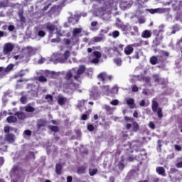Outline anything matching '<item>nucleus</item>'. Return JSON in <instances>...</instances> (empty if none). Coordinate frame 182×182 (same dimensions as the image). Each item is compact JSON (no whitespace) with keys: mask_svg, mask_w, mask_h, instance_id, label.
I'll return each instance as SVG.
<instances>
[{"mask_svg":"<svg viewBox=\"0 0 182 182\" xmlns=\"http://www.w3.org/2000/svg\"><path fill=\"white\" fill-rule=\"evenodd\" d=\"M85 70H86V67H85L84 65H81L77 70L73 69L72 70L67 73L65 79L66 80H68V84L70 85V87H77V85H75V83H73V82L72 81V79H73V76L74 75V79L75 80H79V75H82V73H83Z\"/></svg>","mask_w":182,"mask_h":182,"instance_id":"nucleus-1","label":"nucleus"},{"mask_svg":"<svg viewBox=\"0 0 182 182\" xmlns=\"http://www.w3.org/2000/svg\"><path fill=\"white\" fill-rule=\"evenodd\" d=\"M70 56V52L68 50H61L60 52L55 53L51 60L55 63H65Z\"/></svg>","mask_w":182,"mask_h":182,"instance_id":"nucleus-2","label":"nucleus"},{"mask_svg":"<svg viewBox=\"0 0 182 182\" xmlns=\"http://www.w3.org/2000/svg\"><path fill=\"white\" fill-rule=\"evenodd\" d=\"M82 32V28H75L73 33V38L71 40L65 38L63 43L68 46V48H72L75 43H77L79 41V34Z\"/></svg>","mask_w":182,"mask_h":182,"instance_id":"nucleus-3","label":"nucleus"},{"mask_svg":"<svg viewBox=\"0 0 182 182\" xmlns=\"http://www.w3.org/2000/svg\"><path fill=\"white\" fill-rule=\"evenodd\" d=\"M46 28L47 31H48V32L50 33V38H52V33H55L59 36H65V34L62 33V32L60 31V28H59V27L55 26L53 23H46Z\"/></svg>","mask_w":182,"mask_h":182,"instance_id":"nucleus-4","label":"nucleus"},{"mask_svg":"<svg viewBox=\"0 0 182 182\" xmlns=\"http://www.w3.org/2000/svg\"><path fill=\"white\" fill-rule=\"evenodd\" d=\"M125 120L127 122L130 121L132 123H127V129H132V132H137V130H139V129L140 128V127L139 126V124H137V122H134L133 119L129 118L128 117H125Z\"/></svg>","mask_w":182,"mask_h":182,"instance_id":"nucleus-5","label":"nucleus"},{"mask_svg":"<svg viewBox=\"0 0 182 182\" xmlns=\"http://www.w3.org/2000/svg\"><path fill=\"white\" fill-rule=\"evenodd\" d=\"M15 46L11 43H6L3 47V53L5 55H11L12 50H14Z\"/></svg>","mask_w":182,"mask_h":182,"instance_id":"nucleus-6","label":"nucleus"},{"mask_svg":"<svg viewBox=\"0 0 182 182\" xmlns=\"http://www.w3.org/2000/svg\"><path fill=\"white\" fill-rule=\"evenodd\" d=\"M152 110L154 112H157L158 117H163V113L161 112V108L159 107V102L156 100L152 101Z\"/></svg>","mask_w":182,"mask_h":182,"instance_id":"nucleus-7","label":"nucleus"},{"mask_svg":"<svg viewBox=\"0 0 182 182\" xmlns=\"http://www.w3.org/2000/svg\"><path fill=\"white\" fill-rule=\"evenodd\" d=\"M14 66L15 65L14 64H9L6 68L0 67V77L5 76L8 72H11Z\"/></svg>","mask_w":182,"mask_h":182,"instance_id":"nucleus-8","label":"nucleus"},{"mask_svg":"<svg viewBox=\"0 0 182 182\" xmlns=\"http://www.w3.org/2000/svg\"><path fill=\"white\" fill-rule=\"evenodd\" d=\"M90 97L92 100H96L100 97V94H99V90L96 87H93L90 93Z\"/></svg>","mask_w":182,"mask_h":182,"instance_id":"nucleus-9","label":"nucleus"},{"mask_svg":"<svg viewBox=\"0 0 182 182\" xmlns=\"http://www.w3.org/2000/svg\"><path fill=\"white\" fill-rule=\"evenodd\" d=\"M101 95H102V96H110L111 91L109 85H103L101 87Z\"/></svg>","mask_w":182,"mask_h":182,"instance_id":"nucleus-10","label":"nucleus"},{"mask_svg":"<svg viewBox=\"0 0 182 182\" xmlns=\"http://www.w3.org/2000/svg\"><path fill=\"white\" fill-rule=\"evenodd\" d=\"M122 30L125 35L131 33V35L134 36V32L132 31V26L130 25L122 26Z\"/></svg>","mask_w":182,"mask_h":182,"instance_id":"nucleus-11","label":"nucleus"},{"mask_svg":"<svg viewBox=\"0 0 182 182\" xmlns=\"http://www.w3.org/2000/svg\"><path fill=\"white\" fill-rule=\"evenodd\" d=\"M94 58L91 60L92 63H99V59L102 58V53L99 51H95L93 53Z\"/></svg>","mask_w":182,"mask_h":182,"instance_id":"nucleus-12","label":"nucleus"},{"mask_svg":"<svg viewBox=\"0 0 182 182\" xmlns=\"http://www.w3.org/2000/svg\"><path fill=\"white\" fill-rule=\"evenodd\" d=\"M97 77H98V79H100V80H102V82H105V80H107V79L109 80H112V76L107 75V74H106V73H100L98 75Z\"/></svg>","mask_w":182,"mask_h":182,"instance_id":"nucleus-13","label":"nucleus"},{"mask_svg":"<svg viewBox=\"0 0 182 182\" xmlns=\"http://www.w3.org/2000/svg\"><path fill=\"white\" fill-rule=\"evenodd\" d=\"M126 102L129 106L130 109H134L136 107V105L134 104V100L133 98H127Z\"/></svg>","mask_w":182,"mask_h":182,"instance_id":"nucleus-14","label":"nucleus"},{"mask_svg":"<svg viewBox=\"0 0 182 182\" xmlns=\"http://www.w3.org/2000/svg\"><path fill=\"white\" fill-rule=\"evenodd\" d=\"M146 11H148V12H150V14H163L164 12V9H146Z\"/></svg>","mask_w":182,"mask_h":182,"instance_id":"nucleus-15","label":"nucleus"},{"mask_svg":"<svg viewBox=\"0 0 182 182\" xmlns=\"http://www.w3.org/2000/svg\"><path fill=\"white\" fill-rule=\"evenodd\" d=\"M6 140L9 141V143H14L15 141V135L14 134H6Z\"/></svg>","mask_w":182,"mask_h":182,"instance_id":"nucleus-16","label":"nucleus"},{"mask_svg":"<svg viewBox=\"0 0 182 182\" xmlns=\"http://www.w3.org/2000/svg\"><path fill=\"white\" fill-rule=\"evenodd\" d=\"M141 37L145 38L146 39L151 38V31L146 30L141 33Z\"/></svg>","mask_w":182,"mask_h":182,"instance_id":"nucleus-17","label":"nucleus"},{"mask_svg":"<svg viewBox=\"0 0 182 182\" xmlns=\"http://www.w3.org/2000/svg\"><path fill=\"white\" fill-rule=\"evenodd\" d=\"M66 102H68V99H66V97L62 96V95H59L58 96V103L62 106L64 104L66 103Z\"/></svg>","mask_w":182,"mask_h":182,"instance_id":"nucleus-18","label":"nucleus"},{"mask_svg":"<svg viewBox=\"0 0 182 182\" xmlns=\"http://www.w3.org/2000/svg\"><path fill=\"white\" fill-rule=\"evenodd\" d=\"M124 53L126 55H132L133 53V46H128L124 49Z\"/></svg>","mask_w":182,"mask_h":182,"instance_id":"nucleus-19","label":"nucleus"},{"mask_svg":"<svg viewBox=\"0 0 182 182\" xmlns=\"http://www.w3.org/2000/svg\"><path fill=\"white\" fill-rule=\"evenodd\" d=\"M27 51L28 56H32V55H35V52H36V49L32 47H27Z\"/></svg>","mask_w":182,"mask_h":182,"instance_id":"nucleus-20","label":"nucleus"},{"mask_svg":"<svg viewBox=\"0 0 182 182\" xmlns=\"http://www.w3.org/2000/svg\"><path fill=\"white\" fill-rule=\"evenodd\" d=\"M17 120H18V119L16 118V117L10 116V117H7L8 123H16V122H17Z\"/></svg>","mask_w":182,"mask_h":182,"instance_id":"nucleus-21","label":"nucleus"},{"mask_svg":"<svg viewBox=\"0 0 182 182\" xmlns=\"http://www.w3.org/2000/svg\"><path fill=\"white\" fill-rule=\"evenodd\" d=\"M105 110H107V112H108V113H109V114H112L113 113V112H114V108L111 107L109 105H105Z\"/></svg>","mask_w":182,"mask_h":182,"instance_id":"nucleus-22","label":"nucleus"},{"mask_svg":"<svg viewBox=\"0 0 182 182\" xmlns=\"http://www.w3.org/2000/svg\"><path fill=\"white\" fill-rule=\"evenodd\" d=\"M16 116H17L20 120H23V119L26 117L25 114L22 112H16Z\"/></svg>","mask_w":182,"mask_h":182,"instance_id":"nucleus-23","label":"nucleus"},{"mask_svg":"<svg viewBox=\"0 0 182 182\" xmlns=\"http://www.w3.org/2000/svg\"><path fill=\"white\" fill-rule=\"evenodd\" d=\"M55 171H56L57 174H60V173L62 171V165L58 164L55 166Z\"/></svg>","mask_w":182,"mask_h":182,"instance_id":"nucleus-24","label":"nucleus"},{"mask_svg":"<svg viewBox=\"0 0 182 182\" xmlns=\"http://www.w3.org/2000/svg\"><path fill=\"white\" fill-rule=\"evenodd\" d=\"M111 95H116L119 92V87L117 85H114L112 90H110Z\"/></svg>","mask_w":182,"mask_h":182,"instance_id":"nucleus-25","label":"nucleus"},{"mask_svg":"<svg viewBox=\"0 0 182 182\" xmlns=\"http://www.w3.org/2000/svg\"><path fill=\"white\" fill-rule=\"evenodd\" d=\"M85 106V100H82L78 102L77 107L80 109V110H82V107Z\"/></svg>","mask_w":182,"mask_h":182,"instance_id":"nucleus-26","label":"nucleus"},{"mask_svg":"<svg viewBox=\"0 0 182 182\" xmlns=\"http://www.w3.org/2000/svg\"><path fill=\"white\" fill-rule=\"evenodd\" d=\"M85 171H86V167H85V166H81L77 170L78 174H83V173H85Z\"/></svg>","mask_w":182,"mask_h":182,"instance_id":"nucleus-27","label":"nucleus"},{"mask_svg":"<svg viewBox=\"0 0 182 182\" xmlns=\"http://www.w3.org/2000/svg\"><path fill=\"white\" fill-rule=\"evenodd\" d=\"M156 172L158 174H161L162 176L164 174V168L159 167L156 168Z\"/></svg>","mask_w":182,"mask_h":182,"instance_id":"nucleus-28","label":"nucleus"},{"mask_svg":"<svg viewBox=\"0 0 182 182\" xmlns=\"http://www.w3.org/2000/svg\"><path fill=\"white\" fill-rule=\"evenodd\" d=\"M114 62L117 66H122V59L116 58L114 60Z\"/></svg>","mask_w":182,"mask_h":182,"instance_id":"nucleus-29","label":"nucleus"},{"mask_svg":"<svg viewBox=\"0 0 182 182\" xmlns=\"http://www.w3.org/2000/svg\"><path fill=\"white\" fill-rule=\"evenodd\" d=\"M150 63H151V65H156V63H157V57H151L150 58Z\"/></svg>","mask_w":182,"mask_h":182,"instance_id":"nucleus-30","label":"nucleus"},{"mask_svg":"<svg viewBox=\"0 0 182 182\" xmlns=\"http://www.w3.org/2000/svg\"><path fill=\"white\" fill-rule=\"evenodd\" d=\"M26 112H35V108L31 107V106H27L25 108Z\"/></svg>","mask_w":182,"mask_h":182,"instance_id":"nucleus-31","label":"nucleus"},{"mask_svg":"<svg viewBox=\"0 0 182 182\" xmlns=\"http://www.w3.org/2000/svg\"><path fill=\"white\" fill-rule=\"evenodd\" d=\"M13 58L14 59V60H22V59H23V55H14Z\"/></svg>","mask_w":182,"mask_h":182,"instance_id":"nucleus-32","label":"nucleus"},{"mask_svg":"<svg viewBox=\"0 0 182 182\" xmlns=\"http://www.w3.org/2000/svg\"><path fill=\"white\" fill-rule=\"evenodd\" d=\"M119 36H120V33L117 31H115L112 33V37L116 38H119Z\"/></svg>","mask_w":182,"mask_h":182,"instance_id":"nucleus-33","label":"nucleus"},{"mask_svg":"<svg viewBox=\"0 0 182 182\" xmlns=\"http://www.w3.org/2000/svg\"><path fill=\"white\" fill-rule=\"evenodd\" d=\"M43 126H46V123L43 122V121H40L38 124V128L41 129Z\"/></svg>","mask_w":182,"mask_h":182,"instance_id":"nucleus-34","label":"nucleus"},{"mask_svg":"<svg viewBox=\"0 0 182 182\" xmlns=\"http://www.w3.org/2000/svg\"><path fill=\"white\" fill-rule=\"evenodd\" d=\"M55 71H49V70H46V76H53L55 75Z\"/></svg>","mask_w":182,"mask_h":182,"instance_id":"nucleus-35","label":"nucleus"},{"mask_svg":"<svg viewBox=\"0 0 182 182\" xmlns=\"http://www.w3.org/2000/svg\"><path fill=\"white\" fill-rule=\"evenodd\" d=\"M138 22L139 23L141 24V23H146V18L144 17H140L138 19Z\"/></svg>","mask_w":182,"mask_h":182,"instance_id":"nucleus-36","label":"nucleus"},{"mask_svg":"<svg viewBox=\"0 0 182 182\" xmlns=\"http://www.w3.org/2000/svg\"><path fill=\"white\" fill-rule=\"evenodd\" d=\"M46 100H48V102H52L53 100V97L50 95H47L45 97Z\"/></svg>","mask_w":182,"mask_h":182,"instance_id":"nucleus-37","label":"nucleus"},{"mask_svg":"<svg viewBox=\"0 0 182 182\" xmlns=\"http://www.w3.org/2000/svg\"><path fill=\"white\" fill-rule=\"evenodd\" d=\"M110 105L112 106H117L119 105V100H114L110 102Z\"/></svg>","mask_w":182,"mask_h":182,"instance_id":"nucleus-38","label":"nucleus"},{"mask_svg":"<svg viewBox=\"0 0 182 182\" xmlns=\"http://www.w3.org/2000/svg\"><path fill=\"white\" fill-rule=\"evenodd\" d=\"M97 173V169L94 168V169H90V176H95Z\"/></svg>","mask_w":182,"mask_h":182,"instance_id":"nucleus-39","label":"nucleus"},{"mask_svg":"<svg viewBox=\"0 0 182 182\" xmlns=\"http://www.w3.org/2000/svg\"><path fill=\"white\" fill-rule=\"evenodd\" d=\"M103 41V38L102 37H95L93 38V42H102Z\"/></svg>","mask_w":182,"mask_h":182,"instance_id":"nucleus-40","label":"nucleus"},{"mask_svg":"<svg viewBox=\"0 0 182 182\" xmlns=\"http://www.w3.org/2000/svg\"><path fill=\"white\" fill-rule=\"evenodd\" d=\"M149 127H150V129H151L152 130H154V129H156V125L154 124V122H150L149 124Z\"/></svg>","mask_w":182,"mask_h":182,"instance_id":"nucleus-41","label":"nucleus"},{"mask_svg":"<svg viewBox=\"0 0 182 182\" xmlns=\"http://www.w3.org/2000/svg\"><path fill=\"white\" fill-rule=\"evenodd\" d=\"M31 134L32 132H31V130H26L24 131L23 136L26 137V136H31Z\"/></svg>","mask_w":182,"mask_h":182,"instance_id":"nucleus-42","label":"nucleus"},{"mask_svg":"<svg viewBox=\"0 0 182 182\" xmlns=\"http://www.w3.org/2000/svg\"><path fill=\"white\" fill-rule=\"evenodd\" d=\"M87 129L89 130V132H93L95 130V127L92 124H88Z\"/></svg>","mask_w":182,"mask_h":182,"instance_id":"nucleus-43","label":"nucleus"},{"mask_svg":"<svg viewBox=\"0 0 182 182\" xmlns=\"http://www.w3.org/2000/svg\"><path fill=\"white\" fill-rule=\"evenodd\" d=\"M8 6V2H1L0 8H6Z\"/></svg>","mask_w":182,"mask_h":182,"instance_id":"nucleus-44","label":"nucleus"},{"mask_svg":"<svg viewBox=\"0 0 182 182\" xmlns=\"http://www.w3.org/2000/svg\"><path fill=\"white\" fill-rule=\"evenodd\" d=\"M50 129H51L52 132H58V127L56 126H50Z\"/></svg>","mask_w":182,"mask_h":182,"instance_id":"nucleus-45","label":"nucleus"},{"mask_svg":"<svg viewBox=\"0 0 182 182\" xmlns=\"http://www.w3.org/2000/svg\"><path fill=\"white\" fill-rule=\"evenodd\" d=\"M38 80L39 82H47L48 80L44 76H40Z\"/></svg>","mask_w":182,"mask_h":182,"instance_id":"nucleus-46","label":"nucleus"},{"mask_svg":"<svg viewBox=\"0 0 182 182\" xmlns=\"http://www.w3.org/2000/svg\"><path fill=\"white\" fill-rule=\"evenodd\" d=\"M38 36H41V38H43L45 36V31H40L38 33Z\"/></svg>","mask_w":182,"mask_h":182,"instance_id":"nucleus-47","label":"nucleus"},{"mask_svg":"<svg viewBox=\"0 0 182 182\" xmlns=\"http://www.w3.org/2000/svg\"><path fill=\"white\" fill-rule=\"evenodd\" d=\"M118 167L119 170H123V168H124V164H123V162H119V164H118Z\"/></svg>","mask_w":182,"mask_h":182,"instance_id":"nucleus-48","label":"nucleus"},{"mask_svg":"<svg viewBox=\"0 0 182 182\" xmlns=\"http://www.w3.org/2000/svg\"><path fill=\"white\" fill-rule=\"evenodd\" d=\"M60 40L59 38H53V39H51V42L53 43H56L60 42Z\"/></svg>","mask_w":182,"mask_h":182,"instance_id":"nucleus-49","label":"nucleus"},{"mask_svg":"<svg viewBox=\"0 0 182 182\" xmlns=\"http://www.w3.org/2000/svg\"><path fill=\"white\" fill-rule=\"evenodd\" d=\"M28 159H35V155L32 152H29V155L28 156Z\"/></svg>","mask_w":182,"mask_h":182,"instance_id":"nucleus-50","label":"nucleus"},{"mask_svg":"<svg viewBox=\"0 0 182 182\" xmlns=\"http://www.w3.org/2000/svg\"><path fill=\"white\" fill-rule=\"evenodd\" d=\"M154 79L155 82H160V77H159V75H154Z\"/></svg>","mask_w":182,"mask_h":182,"instance_id":"nucleus-51","label":"nucleus"},{"mask_svg":"<svg viewBox=\"0 0 182 182\" xmlns=\"http://www.w3.org/2000/svg\"><path fill=\"white\" fill-rule=\"evenodd\" d=\"M21 103H23V104L26 103V97H22L21 98Z\"/></svg>","mask_w":182,"mask_h":182,"instance_id":"nucleus-52","label":"nucleus"},{"mask_svg":"<svg viewBox=\"0 0 182 182\" xmlns=\"http://www.w3.org/2000/svg\"><path fill=\"white\" fill-rule=\"evenodd\" d=\"M123 48H124V45L123 44H119L118 46V50H123Z\"/></svg>","mask_w":182,"mask_h":182,"instance_id":"nucleus-53","label":"nucleus"},{"mask_svg":"<svg viewBox=\"0 0 182 182\" xmlns=\"http://www.w3.org/2000/svg\"><path fill=\"white\" fill-rule=\"evenodd\" d=\"M8 29H9V31L10 32H12V31H14V30L15 29V26H9V28H8Z\"/></svg>","mask_w":182,"mask_h":182,"instance_id":"nucleus-54","label":"nucleus"},{"mask_svg":"<svg viewBox=\"0 0 182 182\" xmlns=\"http://www.w3.org/2000/svg\"><path fill=\"white\" fill-rule=\"evenodd\" d=\"M137 90H139V87H137V86H136V85H133L132 86V91L133 92H137Z\"/></svg>","mask_w":182,"mask_h":182,"instance_id":"nucleus-55","label":"nucleus"},{"mask_svg":"<svg viewBox=\"0 0 182 182\" xmlns=\"http://www.w3.org/2000/svg\"><path fill=\"white\" fill-rule=\"evenodd\" d=\"M175 149L176 150H177L178 151H180V150H181V146L179 145H175Z\"/></svg>","mask_w":182,"mask_h":182,"instance_id":"nucleus-56","label":"nucleus"},{"mask_svg":"<svg viewBox=\"0 0 182 182\" xmlns=\"http://www.w3.org/2000/svg\"><path fill=\"white\" fill-rule=\"evenodd\" d=\"M133 30L135 32V33H137L139 32V28H137V26H134Z\"/></svg>","mask_w":182,"mask_h":182,"instance_id":"nucleus-57","label":"nucleus"},{"mask_svg":"<svg viewBox=\"0 0 182 182\" xmlns=\"http://www.w3.org/2000/svg\"><path fill=\"white\" fill-rule=\"evenodd\" d=\"M19 16H20L21 21L22 22H25V17L22 16L21 14H19Z\"/></svg>","mask_w":182,"mask_h":182,"instance_id":"nucleus-58","label":"nucleus"},{"mask_svg":"<svg viewBox=\"0 0 182 182\" xmlns=\"http://www.w3.org/2000/svg\"><path fill=\"white\" fill-rule=\"evenodd\" d=\"M4 132L5 133H9V127H5Z\"/></svg>","mask_w":182,"mask_h":182,"instance_id":"nucleus-59","label":"nucleus"},{"mask_svg":"<svg viewBox=\"0 0 182 182\" xmlns=\"http://www.w3.org/2000/svg\"><path fill=\"white\" fill-rule=\"evenodd\" d=\"M176 166L178 167V168H181V167H182V162H179V163L176 164Z\"/></svg>","mask_w":182,"mask_h":182,"instance_id":"nucleus-60","label":"nucleus"},{"mask_svg":"<svg viewBox=\"0 0 182 182\" xmlns=\"http://www.w3.org/2000/svg\"><path fill=\"white\" fill-rule=\"evenodd\" d=\"M4 158L1 157L0 158V167L2 166V164H4Z\"/></svg>","mask_w":182,"mask_h":182,"instance_id":"nucleus-61","label":"nucleus"},{"mask_svg":"<svg viewBox=\"0 0 182 182\" xmlns=\"http://www.w3.org/2000/svg\"><path fill=\"white\" fill-rule=\"evenodd\" d=\"M144 105H146V102L144 101V100H142L141 102H140V106H144Z\"/></svg>","mask_w":182,"mask_h":182,"instance_id":"nucleus-62","label":"nucleus"},{"mask_svg":"<svg viewBox=\"0 0 182 182\" xmlns=\"http://www.w3.org/2000/svg\"><path fill=\"white\" fill-rule=\"evenodd\" d=\"M87 114H83L82 116V120H87Z\"/></svg>","mask_w":182,"mask_h":182,"instance_id":"nucleus-63","label":"nucleus"},{"mask_svg":"<svg viewBox=\"0 0 182 182\" xmlns=\"http://www.w3.org/2000/svg\"><path fill=\"white\" fill-rule=\"evenodd\" d=\"M67 182H72V176H68Z\"/></svg>","mask_w":182,"mask_h":182,"instance_id":"nucleus-64","label":"nucleus"}]
</instances>
